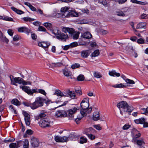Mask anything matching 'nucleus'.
Segmentation results:
<instances>
[{
  "instance_id": "nucleus-19",
  "label": "nucleus",
  "mask_w": 148,
  "mask_h": 148,
  "mask_svg": "<svg viewBox=\"0 0 148 148\" xmlns=\"http://www.w3.org/2000/svg\"><path fill=\"white\" fill-rule=\"evenodd\" d=\"M92 37V35L89 32H86L83 34L81 37L87 39L90 38Z\"/></svg>"
},
{
  "instance_id": "nucleus-27",
  "label": "nucleus",
  "mask_w": 148,
  "mask_h": 148,
  "mask_svg": "<svg viewBox=\"0 0 148 148\" xmlns=\"http://www.w3.org/2000/svg\"><path fill=\"white\" fill-rule=\"evenodd\" d=\"M126 11H123L121 10H117L116 12V14L119 16H124L125 15Z\"/></svg>"
},
{
  "instance_id": "nucleus-55",
  "label": "nucleus",
  "mask_w": 148,
  "mask_h": 148,
  "mask_svg": "<svg viewBox=\"0 0 148 148\" xmlns=\"http://www.w3.org/2000/svg\"><path fill=\"white\" fill-rule=\"evenodd\" d=\"M137 42L139 44H143L145 43L144 40L142 38L138 39L137 40Z\"/></svg>"
},
{
  "instance_id": "nucleus-18",
  "label": "nucleus",
  "mask_w": 148,
  "mask_h": 148,
  "mask_svg": "<svg viewBox=\"0 0 148 148\" xmlns=\"http://www.w3.org/2000/svg\"><path fill=\"white\" fill-rule=\"evenodd\" d=\"M92 119L95 121H97L100 119L99 113V112L97 111L93 113Z\"/></svg>"
},
{
  "instance_id": "nucleus-7",
  "label": "nucleus",
  "mask_w": 148,
  "mask_h": 148,
  "mask_svg": "<svg viewBox=\"0 0 148 148\" xmlns=\"http://www.w3.org/2000/svg\"><path fill=\"white\" fill-rule=\"evenodd\" d=\"M145 119L143 118H141L138 119L134 120L135 123L137 124H143L144 127H148V123L145 122Z\"/></svg>"
},
{
  "instance_id": "nucleus-10",
  "label": "nucleus",
  "mask_w": 148,
  "mask_h": 148,
  "mask_svg": "<svg viewBox=\"0 0 148 148\" xmlns=\"http://www.w3.org/2000/svg\"><path fill=\"white\" fill-rule=\"evenodd\" d=\"M69 138L65 136L61 137L57 136L55 137V140L57 142H64L68 140Z\"/></svg>"
},
{
  "instance_id": "nucleus-54",
  "label": "nucleus",
  "mask_w": 148,
  "mask_h": 148,
  "mask_svg": "<svg viewBox=\"0 0 148 148\" xmlns=\"http://www.w3.org/2000/svg\"><path fill=\"white\" fill-rule=\"evenodd\" d=\"M22 84L24 85V86L28 85H31L32 82L30 81H27L23 80Z\"/></svg>"
},
{
  "instance_id": "nucleus-39",
  "label": "nucleus",
  "mask_w": 148,
  "mask_h": 148,
  "mask_svg": "<svg viewBox=\"0 0 148 148\" xmlns=\"http://www.w3.org/2000/svg\"><path fill=\"white\" fill-rule=\"evenodd\" d=\"M33 133V131L31 130H28L26 131V133L24 134L23 136L25 138H26L27 137V134L30 135L32 134Z\"/></svg>"
},
{
  "instance_id": "nucleus-58",
  "label": "nucleus",
  "mask_w": 148,
  "mask_h": 148,
  "mask_svg": "<svg viewBox=\"0 0 148 148\" xmlns=\"http://www.w3.org/2000/svg\"><path fill=\"white\" fill-rule=\"evenodd\" d=\"M141 19H145L148 18V15L146 14L143 13L140 16Z\"/></svg>"
},
{
  "instance_id": "nucleus-56",
  "label": "nucleus",
  "mask_w": 148,
  "mask_h": 148,
  "mask_svg": "<svg viewBox=\"0 0 148 148\" xmlns=\"http://www.w3.org/2000/svg\"><path fill=\"white\" fill-rule=\"evenodd\" d=\"M80 66V65L79 64L75 63L73 64L71 66V68L73 69L77 68Z\"/></svg>"
},
{
  "instance_id": "nucleus-23",
  "label": "nucleus",
  "mask_w": 148,
  "mask_h": 148,
  "mask_svg": "<svg viewBox=\"0 0 148 148\" xmlns=\"http://www.w3.org/2000/svg\"><path fill=\"white\" fill-rule=\"evenodd\" d=\"M95 131V130L93 128L90 127L85 129L83 133L87 135V134H89V133H93Z\"/></svg>"
},
{
  "instance_id": "nucleus-34",
  "label": "nucleus",
  "mask_w": 148,
  "mask_h": 148,
  "mask_svg": "<svg viewBox=\"0 0 148 148\" xmlns=\"http://www.w3.org/2000/svg\"><path fill=\"white\" fill-rule=\"evenodd\" d=\"M12 103L13 104L17 106H19L21 105L20 102L16 99H13L12 101Z\"/></svg>"
},
{
  "instance_id": "nucleus-41",
  "label": "nucleus",
  "mask_w": 148,
  "mask_h": 148,
  "mask_svg": "<svg viewBox=\"0 0 148 148\" xmlns=\"http://www.w3.org/2000/svg\"><path fill=\"white\" fill-rule=\"evenodd\" d=\"M1 36H0V39L4 42H5L7 43H8L9 40L5 36H4L3 35L2 33L0 35Z\"/></svg>"
},
{
  "instance_id": "nucleus-42",
  "label": "nucleus",
  "mask_w": 148,
  "mask_h": 148,
  "mask_svg": "<svg viewBox=\"0 0 148 148\" xmlns=\"http://www.w3.org/2000/svg\"><path fill=\"white\" fill-rule=\"evenodd\" d=\"M87 140L86 138H84V136H81L80 138L79 143L81 144L85 143L87 142Z\"/></svg>"
},
{
  "instance_id": "nucleus-45",
  "label": "nucleus",
  "mask_w": 148,
  "mask_h": 148,
  "mask_svg": "<svg viewBox=\"0 0 148 148\" xmlns=\"http://www.w3.org/2000/svg\"><path fill=\"white\" fill-rule=\"evenodd\" d=\"M46 116L45 112L44 111H42L39 114L38 116L36 118V119L37 120L39 119L38 118L39 117L40 118H42L45 117Z\"/></svg>"
},
{
  "instance_id": "nucleus-38",
  "label": "nucleus",
  "mask_w": 148,
  "mask_h": 148,
  "mask_svg": "<svg viewBox=\"0 0 148 148\" xmlns=\"http://www.w3.org/2000/svg\"><path fill=\"white\" fill-rule=\"evenodd\" d=\"M75 92L77 94H79L80 95L82 94L81 89L79 86H77L75 88Z\"/></svg>"
},
{
  "instance_id": "nucleus-51",
  "label": "nucleus",
  "mask_w": 148,
  "mask_h": 148,
  "mask_svg": "<svg viewBox=\"0 0 148 148\" xmlns=\"http://www.w3.org/2000/svg\"><path fill=\"white\" fill-rule=\"evenodd\" d=\"M71 48L76 47L78 46V43L76 42H74L69 44Z\"/></svg>"
},
{
  "instance_id": "nucleus-1",
  "label": "nucleus",
  "mask_w": 148,
  "mask_h": 148,
  "mask_svg": "<svg viewBox=\"0 0 148 148\" xmlns=\"http://www.w3.org/2000/svg\"><path fill=\"white\" fill-rule=\"evenodd\" d=\"M68 10H61L60 12L56 14L54 11L53 14L48 15L49 17H53L56 16L58 18H63V17H77L78 16V14L74 10H71L68 11Z\"/></svg>"
},
{
  "instance_id": "nucleus-6",
  "label": "nucleus",
  "mask_w": 148,
  "mask_h": 148,
  "mask_svg": "<svg viewBox=\"0 0 148 148\" xmlns=\"http://www.w3.org/2000/svg\"><path fill=\"white\" fill-rule=\"evenodd\" d=\"M39 125L42 127H45L50 126L52 123L47 119L44 118L41 119L39 123Z\"/></svg>"
},
{
  "instance_id": "nucleus-2",
  "label": "nucleus",
  "mask_w": 148,
  "mask_h": 148,
  "mask_svg": "<svg viewBox=\"0 0 148 148\" xmlns=\"http://www.w3.org/2000/svg\"><path fill=\"white\" fill-rule=\"evenodd\" d=\"M82 109L80 113L83 116H86L87 113L89 114L92 110V107L88 108L89 106V98L88 97L84 98L80 103Z\"/></svg>"
},
{
  "instance_id": "nucleus-60",
  "label": "nucleus",
  "mask_w": 148,
  "mask_h": 148,
  "mask_svg": "<svg viewBox=\"0 0 148 148\" xmlns=\"http://www.w3.org/2000/svg\"><path fill=\"white\" fill-rule=\"evenodd\" d=\"M93 127L98 130H101V127L99 124L94 125Z\"/></svg>"
},
{
  "instance_id": "nucleus-14",
  "label": "nucleus",
  "mask_w": 148,
  "mask_h": 148,
  "mask_svg": "<svg viewBox=\"0 0 148 148\" xmlns=\"http://www.w3.org/2000/svg\"><path fill=\"white\" fill-rule=\"evenodd\" d=\"M125 49L127 53L130 54L133 53L135 50L132 45H127Z\"/></svg>"
},
{
  "instance_id": "nucleus-50",
  "label": "nucleus",
  "mask_w": 148,
  "mask_h": 148,
  "mask_svg": "<svg viewBox=\"0 0 148 148\" xmlns=\"http://www.w3.org/2000/svg\"><path fill=\"white\" fill-rule=\"evenodd\" d=\"M125 82H126L127 84H135V82L133 80L128 79H126Z\"/></svg>"
},
{
  "instance_id": "nucleus-16",
  "label": "nucleus",
  "mask_w": 148,
  "mask_h": 148,
  "mask_svg": "<svg viewBox=\"0 0 148 148\" xmlns=\"http://www.w3.org/2000/svg\"><path fill=\"white\" fill-rule=\"evenodd\" d=\"M71 36L73 39L75 40L77 39L78 38L79 32H75L74 29H73V31L72 33H70Z\"/></svg>"
},
{
  "instance_id": "nucleus-11",
  "label": "nucleus",
  "mask_w": 148,
  "mask_h": 148,
  "mask_svg": "<svg viewBox=\"0 0 148 148\" xmlns=\"http://www.w3.org/2000/svg\"><path fill=\"white\" fill-rule=\"evenodd\" d=\"M18 31L19 32H25L28 35L30 33H32V31L30 29L25 27H19L18 28Z\"/></svg>"
},
{
  "instance_id": "nucleus-25",
  "label": "nucleus",
  "mask_w": 148,
  "mask_h": 148,
  "mask_svg": "<svg viewBox=\"0 0 148 148\" xmlns=\"http://www.w3.org/2000/svg\"><path fill=\"white\" fill-rule=\"evenodd\" d=\"M146 23H140L137 25L136 28H145L146 27Z\"/></svg>"
},
{
  "instance_id": "nucleus-61",
  "label": "nucleus",
  "mask_w": 148,
  "mask_h": 148,
  "mask_svg": "<svg viewBox=\"0 0 148 148\" xmlns=\"http://www.w3.org/2000/svg\"><path fill=\"white\" fill-rule=\"evenodd\" d=\"M13 10L18 14H21L24 13V12L21 10Z\"/></svg>"
},
{
  "instance_id": "nucleus-17",
  "label": "nucleus",
  "mask_w": 148,
  "mask_h": 148,
  "mask_svg": "<svg viewBox=\"0 0 148 148\" xmlns=\"http://www.w3.org/2000/svg\"><path fill=\"white\" fill-rule=\"evenodd\" d=\"M90 53V52L89 50H84L81 52V56L83 58H87Z\"/></svg>"
},
{
  "instance_id": "nucleus-35",
  "label": "nucleus",
  "mask_w": 148,
  "mask_h": 148,
  "mask_svg": "<svg viewBox=\"0 0 148 148\" xmlns=\"http://www.w3.org/2000/svg\"><path fill=\"white\" fill-rule=\"evenodd\" d=\"M52 33L55 35H56V36H58L60 34L61 32L57 28L54 29L52 31Z\"/></svg>"
},
{
  "instance_id": "nucleus-29",
  "label": "nucleus",
  "mask_w": 148,
  "mask_h": 148,
  "mask_svg": "<svg viewBox=\"0 0 148 148\" xmlns=\"http://www.w3.org/2000/svg\"><path fill=\"white\" fill-rule=\"evenodd\" d=\"M112 86L114 88H124L126 87V86L124 85L122 83L117 84L115 85H113Z\"/></svg>"
},
{
  "instance_id": "nucleus-53",
  "label": "nucleus",
  "mask_w": 148,
  "mask_h": 148,
  "mask_svg": "<svg viewBox=\"0 0 148 148\" xmlns=\"http://www.w3.org/2000/svg\"><path fill=\"white\" fill-rule=\"evenodd\" d=\"M137 143L138 145L139 146H141L143 144H145V143L143 141V140L142 139L141 140H137Z\"/></svg>"
},
{
  "instance_id": "nucleus-57",
  "label": "nucleus",
  "mask_w": 148,
  "mask_h": 148,
  "mask_svg": "<svg viewBox=\"0 0 148 148\" xmlns=\"http://www.w3.org/2000/svg\"><path fill=\"white\" fill-rule=\"evenodd\" d=\"M87 136L88 138L92 140H94L95 138V136L92 134H87Z\"/></svg>"
},
{
  "instance_id": "nucleus-43",
  "label": "nucleus",
  "mask_w": 148,
  "mask_h": 148,
  "mask_svg": "<svg viewBox=\"0 0 148 148\" xmlns=\"http://www.w3.org/2000/svg\"><path fill=\"white\" fill-rule=\"evenodd\" d=\"M43 25L49 29H51L52 27L51 24L49 23H45L43 24Z\"/></svg>"
},
{
  "instance_id": "nucleus-4",
  "label": "nucleus",
  "mask_w": 148,
  "mask_h": 148,
  "mask_svg": "<svg viewBox=\"0 0 148 148\" xmlns=\"http://www.w3.org/2000/svg\"><path fill=\"white\" fill-rule=\"evenodd\" d=\"M117 107L120 110V112L122 115H123V112H131L134 109L132 107L128 106L126 101H122L117 104Z\"/></svg>"
},
{
  "instance_id": "nucleus-32",
  "label": "nucleus",
  "mask_w": 148,
  "mask_h": 148,
  "mask_svg": "<svg viewBox=\"0 0 148 148\" xmlns=\"http://www.w3.org/2000/svg\"><path fill=\"white\" fill-rule=\"evenodd\" d=\"M77 110V108L76 107H75L73 109H70L69 110V114H73L76 112Z\"/></svg>"
},
{
  "instance_id": "nucleus-31",
  "label": "nucleus",
  "mask_w": 148,
  "mask_h": 148,
  "mask_svg": "<svg viewBox=\"0 0 148 148\" xmlns=\"http://www.w3.org/2000/svg\"><path fill=\"white\" fill-rule=\"evenodd\" d=\"M2 20L4 21H14L12 18L5 15H3V16Z\"/></svg>"
},
{
  "instance_id": "nucleus-52",
  "label": "nucleus",
  "mask_w": 148,
  "mask_h": 148,
  "mask_svg": "<svg viewBox=\"0 0 148 148\" xmlns=\"http://www.w3.org/2000/svg\"><path fill=\"white\" fill-rule=\"evenodd\" d=\"M43 48H45L48 47L50 45L49 42H42Z\"/></svg>"
},
{
  "instance_id": "nucleus-33",
  "label": "nucleus",
  "mask_w": 148,
  "mask_h": 148,
  "mask_svg": "<svg viewBox=\"0 0 148 148\" xmlns=\"http://www.w3.org/2000/svg\"><path fill=\"white\" fill-rule=\"evenodd\" d=\"M63 72L64 75L68 77L70 75L71 72L68 69H64L63 71Z\"/></svg>"
},
{
  "instance_id": "nucleus-8",
  "label": "nucleus",
  "mask_w": 148,
  "mask_h": 148,
  "mask_svg": "<svg viewBox=\"0 0 148 148\" xmlns=\"http://www.w3.org/2000/svg\"><path fill=\"white\" fill-rule=\"evenodd\" d=\"M67 114L66 111L64 110H57L55 113L56 117H64L66 116Z\"/></svg>"
},
{
  "instance_id": "nucleus-13",
  "label": "nucleus",
  "mask_w": 148,
  "mask_h": 148,
  "mask_svg": "<svg viewBox=\"0 0 148 148\" xmlns=\"http://www.w3.org/2000/svg\"><path fill=\"white\" fill-rule=\"evenodd\" d=\"M56 38L58 39L65 41L68 38V36L67 34L61 32L58 36H56Z\"/></svg>"
},
{
  "instance_id": "nucleus-22",
  "label": "nucleus",
  "mask_w": 148,
  "mask_h": 148,
  "mask_svg": "<svg viewBox=\"0 0 148 148\" xmlns=\"http://www.w3.org/2000/svg\"><path fill=\"white\" fill-rule=\"evenodd\" d=\"M54 95L60 97H67V95L64 94L62 92L59 90H57L55 91Z\"/></svg>"
},
{
  "instance_id": "nucleus-49",
  "label": "nucleus",
  "mask_w": 148,
  "mask_h": 148,
  "mask_svg": "<svg viewBox=\"0 0 148 148\" xmlns=\"http://www.w3.org/2000/svg\"><path fill=\"white\" fill-rule=\"evenodd\" d=\"M132 2L134 3H136L138 4L144 5L146 4L145 2L138 1L136 0H131Z\"/></svg>"
},
{
  "instance_id": "nucleus-15",
  "label": "nucleus",
  "mask_w": 148,
  "mask_h": 148,
  "mask_svg": "<svg viewBox=\"0 0 148 148\" xmlns=\"http://www.w3.org/2000/svg\"><path fill=\"white\" fill-rule=\"evenodd\" d=\"M45 100L42 98L38 97L36 98V101L39 107H41L43 105V102Z\"/></svg>"
},
{
  "instance_id": "nucleus-62",
  "label": "nucleus",
  "mask_w": 148,
  "mask_h": 148,
  "mask_svg": "<svg viewBox=\"0 0 148 148\" xmlns=\"http://www.w3.org/2000/svg\"><path fill=\"white\" fill-rule=\"evenodd\" d=\"M25 4L28 6L30 9H36L35 8H34L33 6L32 5H31L29 3H25Z\"/></svg>"
},
{
  "instance_id": "nucleus-21",
  "label": "nucleus",
  "mask_w": 148,
  "mask_h": 148,
  "mask_svg": "<svg viewBox=\"0 0 148 148\" xmlns=\"http://www.w3.org/2000/svg\"><path fill=\"white\" fill-rule=\"evenodd\" d=\"M108 74L110 76L113 77H119L120 75L119 73H116V71L114 70L109 71Z\"/></svg>"
},
{
  "instance_id": "nucleus-36",
  "label": "nucleus",
  "mask_w": 148,
  "mask_h": 148,
  "mask_svg": "<svg viewBox=\"0 0 148 148\" xmlns=\"http://www.w3.org/2000/svg\"><path fill=\"white\" fill-rule=\"evenodd\" d=\"M85 116H83L82 114H81V116L78 115L77 117L75 119V121L76 122L77 124H78L79 123L80 120L81 119Z\"/></svg>"
},
{
  "instance_id": "nucleus-44",
  "label": "nucleus",
  "mask_w": 148,
  "mask_h": 148,
  "mask_svg": "<svg viewBox=\"0 0 148 148\" xmlns=\"http://www.w3.org/2000/svg\"><path fill=\"white\" fill-rule=\"evenodd\" d=\"M84 79V77L83 75H79L77 77V79L79 81H82Z\"/></svg>"
},
{
  "instance_id": "nucleus-5",
  "label": "nucleus",
  "mask_w": 148,
  "mask_h": 148,
  "mask_svg": "<svg viewBox=\"0 0 148 148\" xmlns=\"http://www.w3.org/2000/svg\"><path fill=\"white\" fill-rule=\"evenodd\" d=\"M10 78L11 80V83L12 84L17 86L16 83L19 84L23 83V79L20 77H14V76L12 75L10 76Z\"/></svg>"
},
{
  "instance_id": "nucleus-47",
  "label": "nucleus",
  "mask_w": 148,
  "mask_h": 148,
  "mask_svg": "<svg viewBox=\"0 0 148 148\" xmlns=\"http://www.w3.org/2000/svg\"><path fill=\"white\" fill-rule=\"evenodd\" d=\"M23 147L24 148H27L29 146V142L27 139L25 140L24 141Z\"/></svg>"
},
{
  "instance_id": "nucleus-28",
  "label": "nucleus",
  "mask_w": 148,
  "mask_h": 148,
  "mask_svg": "<svg viewBox=\"0 0 148 148\" xmlns=\"http://www.w3.org/2000/svg\"><path fill=\"white\" fill-rule=\"evenodd\" d=\"M20 141L17 142V143H12L9 145L10 148H17L19 147V143Z\"/></svg>"
},
{
  "instance_id": "nucleus-9",
  "label": "nucleus",
  "mask_w": 148,
  "mask_h": 148,
  "mask_svg": "<svg viewBox=\"0 0 148 148\" xmlns=\"http://www.w3.org/2000/svg\"><path fill=\"white\" fill-rule=\"evenodd\" d=\"M22 113L24 117L25 121V124L27 126H29L30 124V115L26 111H23Z\"/></svg>"
},
{
  "instance_id": "nucleus-63",
  "label": "nucleus",
  "mask_w": 148,
  "mask_h": 148,
  "mask_svg": "<svg viewBox=\"0 0 148 148\" xmlns=\"http://www.w3.org/2000/svg\"><path fill=\"white\" fill-rule=\"evenodd\" d=\"M130 127V125L125 124L123 127V130H127L129 129Z\"/></svg>"
},
{
  "instance_id": "nucleus-3",
  "label": "nucleus",
  "mask_w": 148,
  "mask_h": 148,
  "mask_svg": "<svg viewBox=\"0 0 148 148\" xmlns=\"http://www.w3.org/2000/svg\"><path fill=\"white\" fill-rule=\"evenodd\" d=\"M20 88H21L23 91L30 95L32 96L33 95L34 93H38V92L45 95H46V94L44 90L38 89L36 88H34L32 89H30L29 87L26 86H20Z\"/></svg>"
},
{
  "instance_id": "nucleus-24",
  "label": "nucleus",
  "mask_w": 148,
  "mask_h": 148,
  "mask_svg": "<svg viewBox=\"0 0 148 148\" xmlns=\"http://www.w3.org/2000/svg\"><path fill=\"white\" fill-rule=\"evenodd\" d=\"M133 131L134 133V134L135 135L133 138V140L134 141L135 139L140 136L141 134L136 130L135 129H134Z\"/></svg>"
},
{
  "instance_id": "nucleus-40",
  "label": "nucleus",
  "mask_w": 148,
  "mask_h": 148,
  "mask_svg": "<svg viewBox=\"0 0 148 148\" xmlns=\"http://www.w3.org/2000/svg\"><path fill=\"white\" fill-rule=\"evenodd\" d=\"M93 76L94 77L99 78L102 77V75L99 73L94 72L93 73Z\"/></svg>"
},
{
  "instance_id": "nucleus-37",
  "label": "nucleus",
  "mask_w": 148,
  "mask_h": 148,
  "mask_svg": "<svg viewBox=\"0 0 148 148\" xmlns=\"http://www.w3.org/2000/svg\"><path fill=\"white\" fill-rule=\"evenodd\" d=\"M99 50H95L92 53L91 57H93L97 56L99 55Z\"/></svg>"
},
{
  "instance_id": "nucleus-64",
  "label": "nucleus",
  "mask_w": 148,
  "mask_h": 148,
  "mask_svg": "<svg viewBox=\"0 0 148 148\" xmlns=\"http://www.w3.org/2000/svg\"><path fill=\"white\" fill-rule=\"evenodd\" d=\"M33 11H36L38 14H43L42 11V10H32Z\"/></svg>"
},
{
  "instance_id": "nucleus-26",
  "label": "nucleus",
  "mask_w": 148,
  "mask_h": 148,
  "mask_svg": "<svg viewBox=\"0 0 148 148\" xmlns=\"http://www.w3.org/2000/svg\"><path fill=\"white\" fill-rule=\"evenodd\" d=\"M67 94H66V95H68L67 96H68L69 95L70 97L72 99H73L75 98L76 95L74 91L68 90L67 92Z\"/></svg>"
},
{
  "instance_id": "nucleus-30",
  "label": "nucleus",
  "mask_w": 148,
  "mask_h": 148,
  "mask_svg": "<svg viewBox=\"0 0 148 148\" xmlns=\"http://www.w3.org/2000/svg\"><path fill=\"white\" fill-rule=\"evenodd\" d=\"M30 106L32 109H35L39 107L36 101L30 104Z\"/></svg>"
},
{
  "instance_id": "nucleus-20",
  "label": "nucleus",
  "mask_w": 148,
  "mask_h": 148,
  "mask_svg": "<svg viewBox=\"0 0 148 148\" xmlns=\"http://www.w3.org/2000/svg\"><path fill=\"white\" fill-rule=\"evenodd\" d=\"M62 29V32L66 33L69 32V34L73 31V29L66 27H63Z\"/></svg>"
},
{
  "instance_id": "nucleus-59",
  "label": "nucleus",
  "mask_w": 148,
  "mask_h": 148,
  "mask_svg": "<svg viewBox=\"0 0 148 148\" xmlns=\"http://www.w3.org/2000/svg\"><path fill=\"white\" fill-rule=\"evenodd\" d=\"M38 29L39 31H43L44 32H46V30L45 28L43 26H39L38 27Z\"/></svg>"
},
{
  "instance_id": "nucleus-12",
  "label": "nucleus",
  "mask_w": 148,
  "mask_h": 148,
  "mask_svg": "<svg viewBox=\"0 0 148 148\" xmlns=\"http://www.w3.org/2000/svg\"><path fill=\"white\" fill-rule=\"evenodd\" d=\"M30 143L32 146L34 147H37L39 145V140L36 137H32Z\"/></svg>"
},
{
  "instance_id": "nucleus-48",
  "label": "nucleus",
  "mask_w": 148,
  "mask_h": 148,
  "mask_svg": "<svg viewBox=\"0 0 148 148\" xmlns=\"http://www.w3.org/2000/svg\"><path fill=\"white\" fill-rule=\"evenodd\" d=\"M63 65V64L60 62L56 63H52V66L54 67H58L61 66Z\"/></svg>"
},
{
  "instance_id": "nucleus-46",
  "label": "nucleus",
  "mask_w": 148,
  "mask_h": 148,
  "mask_svg": "<svg viewBox=\"0 0 148 148\" xmlns=\"http://www.w3.org/2000/svg\"><path fill=\"white\" fill-rule=\"evenodd\" d=\"M23 19L25 21H32L35 20V19L29 17H25L23 18Z\"/></svg>"
}]
</instances>
